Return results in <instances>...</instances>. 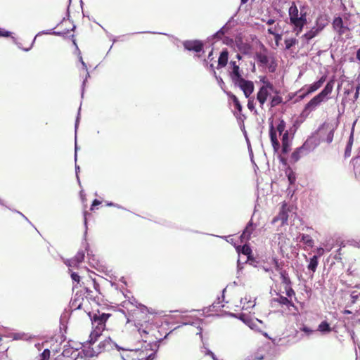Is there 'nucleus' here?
Instances as JSON below:
<instances>
[{
    "mask_svg": "<svg viewBox=\"0 0 360 360\" xmlns=\"http://www.w3.org/2000/svg\"><path fill=\"white\" fill-rule=\"evenodd\" d=\"M99 294L100 285L96 279L91 276L83 277L80 289L70 302V307L72 310H83L91 316L92 304H98Z\"/></svg>",
    "mask_w": 360,
    "mask_h": 360,
    "instance_id": "obj_1",
    "label": "nucleus"
},
{
    "mask_svg": "<svg viewBox=\"0 0 360 360\" xmlns=\"http://www.w3.org/2000/svg\"><path fill=\"white\" fill-rule=\"evenodd\" d=\"M129 317L134 322L136 327L141 335L146 338L143 341H148L147 336H154L155 330L154 318L155 315L150 311L147 307L139 304L134 307L129 311Z\"/></svg>",
    "mask_w": 360,
    "mask_h": 360,
    "instance_id": "obj_2",
    "label": "nucleus"
},
{
    "mask_svg": "<svg viewBox=\"0 0 360 360\" xmlns=\"http://www.w3.org/2000/svg\"><path fill=\"white\" fill-rule=\"evenodd\" d=\"M112 316L110 314L103 313L101 314H94L89 316L91 320L93 330L89 335V343L93 344L96 342L98 337L107 329L106 323L108 319Z\"/></svg>",
    "mask_w": 360,
    "mask_h": 360,
    "instance_id": "obj_3",
    "label": "nucleus"
},
{
    "mask_svg": "<svg viewBox=\"0 0 360 360\" xmlns=\"http://www.w3.org/2000/svg\"><path fill=\"white\" fill-rule=\"evenodd\" d=\"M288 13L290 24L293 26L296 35H298L307 24V13L303 12L302 9H301L300 14L299 15L298 8L294 2H292L289 8Z\"/></svg>",
    "mask_w": 360,
    "mask_h": 360,
    "instance_id": "obj_4",
    "label": "nucleus"
},
{
    "mask_svg": "<svg viewBox=\"0 0 360 360\" xmlns=\"http://www.w3.org/2000/svg\"><path fill=\"white\" fill-rule=\"evenodd\" d=\"M285 127V122L283 120H279L276 127H274L273 123H271L269 126V137L274 153H278L281 148L280 142L277 137V132L279 134V136L283 134L285 131H286Z\"/></svg>",
    "mask_w": 360,
    "mask_h": 360,
    "instance_id": "obj_5",
    "label": "nucleus"
},
{
    "mask_svg": "<svg viewBox=\"0 0 360 360\" xmlns=\"http://www.w3.org/2000/svg\"><path fill=\"white\" fill-rule=\"evenodd\" d=\"M285 292L284 291H282L281 289H278V292H276V295H278V297L274 299V302L278 303L281 306L286 307L288 309H290V307H292L294 310L295 311V314L298 313V308L295 305L292 297H294L295 300L297 301V297L295 295H286L283 296L281 295V293Z\"/></svg>",
    "mask_w": 360,
    "mask_h": 360,
    "instance_id": "obj_6",
    "label": "nucleus"
},
{
    "mask_svg": "<svg viewBox=\"0 0 360 360\" xmlns=\"http://www.w3.org/2000/svg\"><path fill=\"white\" fill-rule=\"evenodd\" d=\"M274 91V85L268 82H264V85L260 87L257 94V99L260 104V107L262 108L263 105L267 101V98L271 92Z\"/></svg>",
    "mask_w": 360,
    "mask_h": 360,
    "instance_id": "obj_7",
    "label": "nucleus"
},
{
    "mask_svg": "<svg viewBox=\"0 0 360 360\" xmlns=\"http://www.w3.org/2000/svg\"><path fill=\"white\" fill-rule=\"evenodd\" d=\"M349 301L347 304V307H355L354 312L349 309H345L342 313L344 314H352L354 315L360 314V292L353 291L349 295Z\"/></svg>",
    "mask_w": 360,
    "mask_h": 360,
    "instance_id": "obj_8",
    "label": "nucleus"
},
{
    "mask_svg": "<svg viewBox=\"0 0 360 360\" xmlns=\"http://www.w3.org/2000/svg\"><path fill=\"white\" fill-rule=\"evenodd\" d=\"M155 358V353L148 354L144 350H131L126 354L124 360H153Z\"/></svg>",
    "mask_w": 360,
    "mask_h": 360,
    "instance_id": "obj_9",
    "label": "nucleus"
},
{
    "mask_svg": "<svg viewBox=\"0 0 360 360\" xmlns=\"http://www.w3.org/2000/svg\"><path fill=\"white\" fill-rule=\"evenodd\" d=\"M280 278L281 279V285H283L284 292L285 295L288 296L295 295V291L293 290L292 287V282L287 271H281Z\"/></svg>",
    "mask_w": 360,
    "mask_h": 360,
    "instance_id": "obj_10",
    "label": "nucleus"
},
{
    "mask_svg": "<svg viewBox=\"0 0 360 360\" xmlns=\"http://www.w3.org/2000/svg\"><path fill=\"white\" fill-rule=\"evenodd\" d=\"M319 131L323 141L328 143H330L333 141L335 129L331 125L329 124H323L319 127Z\"/></svg>",
    "mask_w": 360,
    "mask_h": 360,
    "instance_id": "obj_11",
    "label": "nucleus"
},
{
    "mask_svg": "<svg viewBox=\"0 0 360 360\" xmlns=\"http://www.w3.org/2000/svg\"><path fill=\"white\" fill-rule=\"evenodd\" d=\"M235 84L240 87L246 98H249L254 91L253 82L250 80H246L243 77L237 80V84Z\"/></svg>",
    "mask_w": 360,
    "mask_h": 360,
    "instance_id": "obj_12",
    "label": "nucleus"
},
{
    "mask_svg": "<svg viewBox=\"0 0 360 360\" xmlns=\"http://www.w3.org/2000/svg\"><path fill=\"white\" fill-rule=\"evenodd\" d=\"M185 49L199 53L203 50L204 44L200 40H187L183 43Z\"/></svg>",
    "mask_w": 360,
    "mask_h": 360,
    "instance_id": "obj_13",
    "label": "nucleus"
},
{
    "mask_svg": "<svg viewBox=\"0 0 360 360\" xmlns=\"http://www.w3.org/2000/svg\"><path fill=\"white\" fill-rule=\"evenodd\" d=\"M260 51H257L255 53V59L257 63L262 65H266L269 62V58L268 56V49L265 47L263 44H260Z\"/></svg>",
    "mask_w": 360,
    "mask_h": 360,
    "instance_id": "obj_14",
    "label": "nucleus"
},
{
    "mask_svg": "<svg viewBox=\"0 0 360 360\" xmlns=\"http://www.w3.org/2000/svg\"><path fill=\"white\" fill-rule=\"evenodd\" d=\"M325 100L318 94L313 97L304 106V112H311L314 111Z\"/></svg>",
    "mask_w": 360,
    "mask_h": 360,
    "instance_id": "obj_15",
    "label": "nucleus"
},
{
    "mask_svg": "<svg viewBox=\"0 0 360 360\" xmlns=\"http://www.w3.org/2000/svg\"><path fill=\"white\" fill-rule=\"evenodd\" d=\"M230 77L234 84H237V80L243 78L242 72L238 65L236 61L231 60L229 63Z\"/></svg>",
    "mask_w": 360,
    "mask_h": 360,
    "instance_id": "obj_16",
    "label": "nucleus"
},
{
    "mask_svg": "<svg viewBox=\"0 0 360 360\" xmlns=\"http://www.w3.org/2000/svg\"><path fill=\"white\" fill-rule=\"evenodd\" d=\"M288 219V210L286 208V205L283 204L281 206V208L280 210L279 213L277 216H276L273 219L271 223L275 224L278 221H281V225H284L287 224Z\"/></svg>",
    "mask_w": 360,
    "mask_h": 360,
    "instance_id": "obj_17",
    "label": "nucleus"
},
{
    "mask_svg": "<svg viewBox=\"0 0 360 360\" xmlns=\"http://www.w3.org/2000/svg\"><path fill=\"white\" fill-rule=\"evenodd\" d=\"M281 136H282V138H281V142H282L281 153L287 154L290 152V150L291 149V148H290L291 147V141L290 139L289 131L288 130H286Z\"/></svg>",
    "mask_w": 360,
    "mask_h": 360,
    "instance_id": "obj_18",
    "label": "nucleus"
},
{
    "mask_svg": "<svg viewBox=\"0 0 360 360\" xmlns=\"http://www.w3.org/2000/svg\"><path fill=\"white\" fill-rule=\"evenodd\" d=\"M332 25L333 29L337 31L340 36L344 34L346 30H349V28L344 25L343 20L341 17L335 18Z\"/></svg>",
    "mask_w": 360,
    "mask_h": 360,
    "instance_id": "obj_19",
    "label": "nucleus"
},
{
    "mask_svg": "<svg viewBox=\"0 0 360 360\" xmlns=\"http://www.w3.org/2000/svg\"><path fill=\"white\" fill-rule=\"evenodd\" d=\"M326 78H327L326 75H323L321 77V78L318 81L310 84L309 86V87L307 88L306 94H311L315 92L316 91H317L318 89H319L323 86L324 82H326Z\"/></svg>",
    "mask_w": 360,
    "mask_h": 360,
    "instance_id": "obj_20",
    "label": "nucleus"
},
{
    "mask_svg": "<svg viewBox=\"0 0 360 360\" xmlns=\"http://www.w3.org/2000/svg\"><path fill=\"white\" fill-rule=\"evenodd\" d=\"M229 60V51L227 49H224L220 53L218 58L217 68H223L226 66Z\"/></svg>",
    "mask_w": 360,
    "mask_h": 360,
    "instance_id": "obj_21",
    "label": "nucleus"
},
{
    "mask_svg": "<svg viewBox=\"0 0 360 360\" xmlns=\"http://www.w3.org/2000/svg\"><path fill=\"white\" fill-rule=\"evenodd\" d=\"M333 86H334V81L333 80H330L329 81L326 85L325 86V87L323 88V89L319 93V94L325 100H328V98L327 96L328 95H330L332 91H333Z\"/></svg>",
    "mask_w": 360,
    "mask_h": 360,
    "instance_id": "obj_22",
    "label": "nucleus"
},
{
    "mask_svg": "<svg viewBox=\"0 0 360 360\" xmlns=\"http://www.w3.org/2000/svg\"><path fill=\"white\" fill-rule=\"evenodd\" d=\"M322 30V28L320 27H313L311 30L305 33L302 38L305 39L306 40L309 41L314 37H315L319 32Z\"/></svg>",
    "mask_w": 360,
    "mask_h": 360,
    "instance_id": "obj_23",
    "label": "nucleus"
},
{
    "mask_svg": "<svg viewBox=\"0 0 360 360\" xmlns=\"http://www.w3.org/2000/svg\"><path fill=\"white\" fill-rule=\"evenodd\" d=\"M274 92L276 94L271 98L270 105L271 108H274L283 102V98L278 95L279 92L275 89Z\"/></svg>",
    "mask_w": 360,
    "mask_h": 360,
    "instance_id": "obj_24",
    "label": "nucleus"
},
{
    "mask_svg": "<svg viewBox=\"0 0 360 360\" xmlns=\"http://www.w3.org/2000/svg\"><path fill=\"white\" fill-rule=\"evenodd\" d=\"M300 241L302 242L306 245L307 248H311L314 247V240L309 235L302 234L301 236Z\"/></svg>",
    "mask_w": 360,
    "mask_h": 360,
    "instance_id": "obj_25",
    "label": "nucleus"
},
{
    "mask_svg": "<svg viewBox=\"0 0 360 360\" xmlns=\"http://www.w3.org/2000/svg\"><path fill=\"white\" fill-rule=\"evenodd\" d=\"M253 231V227H252V223L250 221L248 225L246 226L245 230L243 231V233L241 234V238L243 239L249 240L250 238V236Z\"/></svg>",
    "mask_w": 360,
    "mask_h": 360,
    "instance_id": "obj_26",
    "label": "nucleus"
},
{
    "mask_svg": "<svg viewBox=\"0 0 360 360\" xmlns=\"http://www.w3.org/2000/svg\"><path fill=\"white\" fill-rule=\"evenodd\" d=\"M305 150L304 146L296 148V150L292 153L291 159L293 162H297L300 158L302 153Z\"/></svg>",
    "mask_w": 360,
    "mask_h": 360,
    "instance_id": "obj_27",
    "label": "nucleus"
},
{
    "mask_svg": "<svg viewBox=\"0 0 360 360\" xmlns=\"http://www.w3.org/2000/svg\"><path fill=\"white\" fill-rule=\"evenodd\" d=\"M319 264L318 257L316 255L313 256L309 261L307 266V269L314 273L316 271Z\"/></svg>",
    "mask_w": 360,
    "mask_h": 360,
    "instance_id": "obj_28",
    "label": "nucleus"
},
{
    "mask_svg": "<svg viewBox=\"0 0 360 360\" xmlns=\"http://www.w3.org/2000/svg\"><path fill=\"white\" fill-rule=\"evenodd\" d=\"M228 95L230 97V98L232 100V101L235 105V108L238 110V111L239 112H240L242 111L243 107H242V105L240 104L238 98H237V96L231 93L228 94Z\"/></svg>",
    "mask_w": 360,
    "mask_h": 360,
    "instance_id": "obj_29",
    "label": "nucleus"
},
{
    "mask_svg": "<svg viewBox=\"0 0 360 360\" xmlns=\"http://www.w3.org/2000/svg\"><path fill=\"white\" fill-rule=\"evenodd\" d=\"M353 141H354L353 134H351V135L349 136V141L347 142L346 148H345V157H349L350 156L351 150H352V145H353Z\"/></svg>",
    "mask_w": 360,
    "mask_h": 360,
    "instance_id": "obj_30",
    "label": "nucleus"
},
{
    "mask_svg": "<svg viewBox=\"0 0 360 360\" xmlns=\"http://www.w3.org/2000/svg\"><path fill=\"white\" fill-rule=\"evenodd\" d=\"M318 330L322 333H329L331 331V328L330 324L324 321L319 325Z\"/></svg>",
    "mask_w": 360,
    "mask_h": 360,
    "instance_id": "obj_31",
    "label": "nucleus"
},
{
    "mask_svg": "<svg viewBox=\"0 0 360 360\" xmlns=\"http://www.w3.org/2000/svg\"><path fill=\"white\" fill-rule=\"evenodd\" d=\"M298 41L295 38L285 39V49L289 50L292 46L297 44Z\"/></svg>",
    "mask_w": 360,
    "mask_h": 360,
    "instance_id": "obj_32",
    "label": "nucleus"
},
{
    "mask_svg": "<svg viewBox=\"0 0 360 360\" xmlns=\"http://www.w3.org/2000/svg\"><path fill=\"white\" fill-rule=\"evenodd\" d=\"M86 276H89V275L87 276H80L76 272H72L71 274V278L72 279L77 282V284L79 285V287L80 288V285L82 284V278L83 277H86Z\"/></svg>",
    "mask_w": 360,
    "mask_h": 360,
    "instance_id": "obj_33",
    "label": "nucleus"
},
{
    "mask_svg": "<svg viewBox=\"0 0 360 360\" xmlns=\"http://www.w3.org/2000/svg\"><path fill=\"white\" fill-rule=\"evenodd\" d=\"M84 258V253L82 252H79L72 259V262H76L77 263L82 262Z\"/></svg>",
    "mask_w": 360,
    "mask_h": 360,
    "instance_id": "obj_34",
    "label": "nucleus"
},
{
    "mask_svg": "<svg viewBox=\"0 0 360 360\" xmlns=\"http://www.w3.org/2000/svg\"><path fill=\"white\" fill-rule=\"evenodd\" d=\"M241 252L245 255H250L252 252V250L248 245H244L241 248Z\"/></svg>",
    "mask_w": 360,
    "mask_h": 360,
    "instance_id": "obj_35",
    "label": "nucleus"
},
{
    "mask_svg": "<svg viewBox=\"0 0 360 360\" xmlns=\"http://www.w3.org/2000/svg\"><path fill=\"white\" fill-rule=\"evenodd\" d=\"M248 108L250 110L252 111L255 110V103H254V98H248Z\"/></svg>",
    "mask_w": 360,
    "mask_h": 360,
    "instance_id": "obj_36",
    "label": "nucleus"
},
{
    "mask_svg": "<svg viewBox=\"0 0 360 360\" xmlns=\"http://www.w3.org/2000/svg\"><path fill=\"white\" fill-rule=\"evenodd\" d=\"M274 263L276 271H278L279 273L281 271H285L284 269H282L281 264L276 259H274Z\"/></svg>",
    "mask_w": 360,
    "mask_h": 360,
    "instance_id": "obj_37",
    "label": "nucleus"
},
{
    "mask_svg": "<svg viewBox=\"0 0 360 360\" xmlns=\"http://www.w3.org/2000/svg\"><path fill=\"white\" fill-rule=\"evenodd\" d=\"M44 360L49 359L50 356V351L49 349H44L41 354Z\"/></svg>",
    "mask_w": 360,
    "mask_h": 360,
    "instance_id": "obj_38",
    "label": "nucleus"
},
{
    "mask_svg": "<svg viewBox=\"0 0 360 360\" xmlns=\"http://www.w3.org/2000/svg\"><path fill=\"white\" fill-rule=\"evenodd\" d=\"M301 330L304 332L308 335H311L313 333V330L311 329H310L309 328H308L307 326H304L301 328Z\"/></svg>",
    "mask_w": 360,
    "mask_h": 360,
    "instance_id": "obj_39",
    "label": "nucleus"
},
{
    "mask_svg": "<svg viewBox=\"0 0 360 360\" xmlns=\"http://www.w3.org/2000/svg\"><path fill=\"white\" fill-rule=\"evenodd\" d=\"M359 91H360V84H358V85L356 87V92H355V94L354 96V101H356L359 98Z\"/></svg>",
    "mask_w": 360,
    "mask_h": 360,
    "instance_id": "obj_40",
    "label": "nucleus"
},
{
    "mask_svg": "<svg viewBox=\"0 0 360 360\" xmlns=\"http://www.w3.org/2000/svg\"><path fill=\"white\" fill-rule=\"evenodd\" d=\"M101 204V202L97 199H95L93 202H92V205H91V210H94V207L97 206V205H99Z\"/></svg>",
    "mask_w": 360,
    "mask_h": 360,
    "instance_id": "obj_41",
    "label": "nucleus"
},
{
    "mask_svg": "<svg viewBox=\"0 0 360 360\" xmlns=\"http://www.w3.org/2000/svg\"><path fill=\"white\" fill-rule=\"evenodd\" d=\"M10 36V32L0 29V37H8Z\"/></svg>",
    "mask_w": 360,
    "mask_h": 360,
    "instance_id": "obj_42",
    "label": "nucleus"
},
{
    "mask_svg": "<svg viewBox=\"0 0 360 360\" xmlns=\"http://www.w3.org/2000/svg\"><path fill=\"white\" fill-rule=\"evenodd\" d=\"M274 36L275 37L276 43L278 44V42L281 39V35L276 33Z\"/></svg>",
    "mask_w": 360,
    "mask_h": 360,
    "instance_id": "obj_43",
    "label": "nucleus"
},
{
    "mask_svg": "<svg viewBox=\"0 0 360 360\" xmlns=\"http://www.w3.org/2000/svg\"><path fill=\"white\" fill-rule=\"evenodd\" d=\"M354 165H359V166L360 167V155L355 158L354 160Z\"/></svg>",
    "mask_w": 360,
    "mask_h": 360,
    "instance_id": "obj_44",
    "label": "nucleus"
},
{
    "mask_svg": "<svg viewBox=\"0 0 360 360\" xmlns=\"http://www.w3.org/2000/svg\"><path fill=\"white\" fill-rule=\"evenodd\" d=\"M356 59L360 61V48L356 51Z\"/></svg>",
    "mask_w": 360,
    "mask_h": 360,
    "instance_id": "obj_45",
    "label": "nucleus"
},
{
    "mask_svg": "<svg viewBox=\"0 0 360 360\" xmlns=\"http://www.w3.org/2000/svg\"><path fill=\"white\" fill-rule=\"evenodd\" d=\"M275 20L274 19H269L266 22L268 25H273L274 23Z\"/></svg>",
    "mask_w": 360,
    "mask_h": 360,
    "instance_id": "obj_46",
    "label": "nucleus"
},
{
    "mask_svg": "<svg viewBox=\"0 0 360 360\" xmlns=\"http://www.w3.org/2000/svg\"><path fill=\"white\" fill-rule=\"evenodd\" d=\"M268 32L270 34H272V35H274L276 34V32L274 31V30L272 28H269L268 29Z\"/></svg>",
    "mask_w": 360,
    "mask_h": 360,
    "instance_id": "obj_47",
    "label": "nucleus"
},
{
    "mask_svg": "<svg viewBox=\"0 0 360 360\" xmlns=\"http://www.w3.org/2000/svg\"><path fill=\"white\" fill-rule=\"evenodd\" d=\"M263 358L264 357H263L262 355H259V356L257 355V356H255V359H256V360H262V359H263Z\"/></svg>",
    "mask_w": 360,
    "mask_h": 360,
    "instance_id": "obj_48",
    "label": "nucleus"
},
{
    "mask_svg": "<svg viewBox=\"0 0 360 360\" xmlns=\"http://www.w3.org/2000/svg\"><path fill=\"white\" fill-rule=\"evenodd\" d=\"M224 32L222 29L217 32V35H224Z\"/></svg>",
    "mask_w": 360,
    "mask_h": 360,
    "instance_id": "obj_49",
    "label": "nucleus"
},
{
    "mask_svg": "<svg viewBox=\"0 0 360 360\" xmlns=\"http://www.w3.org/2000/svg\"><path fill=\"white\" fill-rule=\"evenodd\" d=\"M308 94H306V92L304 94H303L302 95H300V99H303L304 98H305Z\"/></svg>",
    "mask_w": 360,
    "mask_h": 360,
    "instance_id": "obj_50",
    "label": "nucleus"
},
{
    "mask_svg": "<svg viewBox=\"0 0 360 360\" xmlns=\"http://www.w3.org/2000/svg\"><path fill=\"white\" fill-rule=\"evenodd\" d=\"M210 68H212V69L213 72H214V74L215 75V74H216V72H215V71H214V70L213 69V68H214L213 64H210Z\"/></svg>",
    "mask_w": 360,
    "mask_h": 360,
    "instance_id": "obj_51",
    "label": "nucleus"
},
{
    "mask_svg": "<svg viewBox=\"0 0 360 360\" xmlns=\"http://www.w3.org/2000/svg\"><path fill=\"white\" fill-rule=\"evenodd\" d=\"M236 58H237L238 60H240V59L242 58L241 56H240L239 53H238V54L236 55Z\"/></svg>",
    "mask_w": 360,
    "mask_h": 360,
    "instance_id": "obj_52",
    "label": "nucleus"
},
{
    "mask_svg": "<svg viewBox=\"0 0 360 360\" xmlns=\"http://www.w3.org/2000/svg\"><path fill=\"white\" fill-rule=\"evenodd\" d=\"M108 206H115V204L113 202H110V203H108L107 204Z\"/></svg>",
    "mask_w": 360,
    "mask_h": 360,
    "instance_id": "obj_53",
    "label": "nucleus"
},
{
    "mask_svg": "<svg viewBox=\"0 0 360 360\" xmlns=\"http://www.w3.org/2000/svg\"><path fill=\"white\" fill-rule=\"evenodd\" d=\"M323 252V248H320V249H319V252L320 254H321V252Z\"/></svg>",
    "mask_w": 360,
    "mask_h": 360,
    "instance_id": "obj_54",
    "label": "nucleus"
},
{
    "mask_svg": "<svg viewBox=\"0 0 360 360\" xmlns=\"http://www.w3.org/2000/svg\"><path fill=\"white\" fill-rule=\"evenodd\" d=\"M248 0H241L242 4H245Z\"/></svg>",
    "mask_w": 360,
    "mask_h": 360,
    "instance_id": "obj_55",
    "label": "nucleus"
},
{
    "mask_svg": "<svg viewBox=\"0 0 360 360\" xmlns=\"http://www.w3.org/2000/svg\"><path fill=\"white\" fill-rule=\"evenodd\" d=\"M212 55V51H211V52L209 53L208 55V58H210Z\"/></svg>",
    "mask_w": 360,
    "mask_h": 360,
    "instance_id": "obj_56",
    "label": "nucleus"
},
{
    "mask_svg": "<svg viewBox=\"0 0 360 360\" xmlns=\"http://www.w3.org/2000/svg\"><path fill=\"white\" fill-rule=\"evenodd\" d=\"M359 285L360 286V283L359 284Z\"/></svg>",
    "mask_w": 360,
    "mask_h": 360,
    "instance_id": "obj_57",
    "label": "nucleus"
}]
</instances>
